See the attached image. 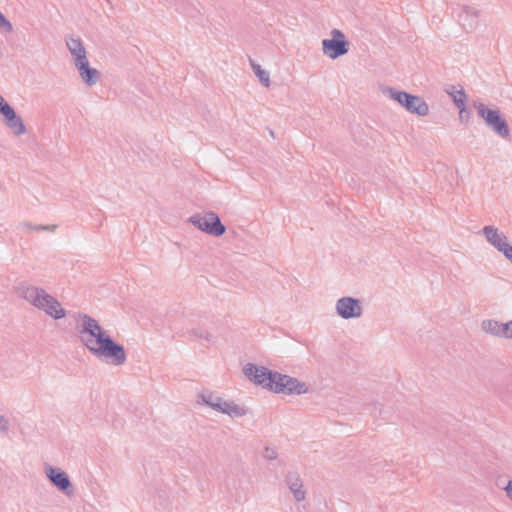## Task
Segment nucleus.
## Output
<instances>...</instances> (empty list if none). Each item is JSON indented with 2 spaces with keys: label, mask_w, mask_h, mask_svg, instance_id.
Returning a JSON list of instances; mask_svg holds the SVG:
<instances>
[{
  "label": "nucleus",
  "mask_w": 512,
  "mask_h": 512,
  "mask_svg": "<svg viewBox=\"0 0 512 512\" xmlns=\"http://www.w3.org/2000/svg\"><path fill=\"white\" fill-rule=\"evenodd\" d=\"M242 375L250 384L276 395L304 396L310 392L309 385L301 379L262 364L245 363Z\"/></svg>",
  "instance_id": "nucleus-1"
},
{
  "label": "nucleus",
  "mask_w": 512,
  "mask_h": 512,
  "mask_svg": "<svg viewBox=\"0 0 512 512\" xmlns=\"http://www.w3.org/2000/svg\"><path fill=\"white\" fill-rule=\"evenodd\" d=\"M81 336L84 347L94 358L114 366L126 362L124 347L114 341L93 318L83 317Z\"/></svg>",
  "instance_id": "nucleus-2"
},
{
  "label": "nucleus",
  "mask_w": 512,
  "mask_h": 512,
  "mask_svg": "<svg viewBox=\"0 0 512 512\" xmlns=\"http://www.w3.org/2000/svg\"><path fill=\"white\" fill-rule=\"evenodd\" d=\"M17 293L25 303L52 320L59 322L67 318V311L62 303L44 288L21 284L17 287Z\"/></svg>",
  "instance_id": "nucleus-3"
},
{
  "label": "nucleus",
  "mask_w": 512,
  "mask_h": 512,
  "mask_svg": "<svg viewBox=\"0 0 512 512\" xmlns=\"http://www.w3.org/2000/svg\"><path fill=\"white\" fill-rule=\"evenodd\" d=\"M197 404L217 414L238 418L246 415V408L230 395L204 389L197 394Z\"/></svg>",
  "instance_id": "nucleus-4"
},
{
  "label": "nucleus",
  "mask_w": 512,
  "mask_h": 512,
  "mask_svg": "<svg viewBox=\"0 0 512 512\" xmlns=\"http://www.w3.org/2000/svg\"><path fill=\"white\" fill-rule=\"evenodd\" d=\"M67 47L82 82L90 87L96 86L100 79V72L89 62L83 43L76 37H69Z\"/></svg>",
  "instance_id": "nucleus-5"
},
{
  "label": "nucleus",
  "mask_w": 512,
  "mask_h": 512,
  "mask_svg": "<svg viewBox=\"0 0 512 512\" xmlns=\"http://www.w3.org/2000/svg\"><path fill=\"white\" fill-rule=\"evenodd\" d=\"M387 93L392 100L411 115L427 117L431 112L429 104L421 96L393 88L388 89Z\"/></svg>",
  "instance_id": "nucleus-6"
},
{
  "label": "nucleus",
  "mask_w": 512,
  "mask_h": 512,
  "mask_svg": "<svg viewBox=\"0 0 512 512\" xmlns=\"http://www.w3.org/2000/svg\"><path fill=\"white\" fill-rule=\"evenodd\" d=\"M322 54L329 60H336L349 52V42L345 34L339 29H332L321 43Z\"/></svg>",
  "instance_id": "nucleus-7"
},
{
  "label": "nucleus",
  "mask_w": 512,
  "mask_h": 512,
  "mask_svg": "<svg viewBox=\"0 0 512 512\" xmlns=\"http://www.w3.org/2000/svg\"><path fill=\"white\" fill-rule=\"evenodd\" d=\"M336 316L345 322L357 321L364 314L362 301L354 296L343 295L335 301Z\"/></svg>",
  "instance_id": "nucleus-8"
},
{
  "label": "nucleus",
  "mask_w": 512,
  "mask_h": 512,
  "mask_svg": "<svg viewBox=\"0 0 512 512\" xmlns=\"http://www.w3.org/2000/svg\"><path fill=\"white\" fill-rule=\"evenodd\" d=\"M0 117L2 122L13 135L20 137L27 133V126L24 120L1 94Z\"/></svg>",
  "instance_id": "nucleus-9"
},
{
  "label": "nucleus",
  "mask_w": 512,
  "mask_h": 512,
  "mask_svg": "<svg viewBox=\"0 0 512 512\" xmlns=\"http://www.w3.org/2000/svg\"><path fill=\"white\" fill-rule=\"evenodd\" d=\"M189 223L198 230L213 236H221L226 230L218 215L213 212L195 214L189 218Z\"/></svg>",
  "instance_id": "nucleus-10"
},
{
  "label": "nucleus",
  "mask_w": 512,
  "mask_h": 512,
  "mask_svg": "<svg viewBox=\"0 0 512 512\" xmlns=\"http://www.w3.org/2000/svg\"><path fill=\"white\" fill-rule=\"evenodd\" d=\"M483 234L487 242L493 246L507 262L512 259V242L508 236L494 226H485Z\"/></svg>",
  "instance_id": "nucleus-11"
},
{
  "label": "nucleus",
  "mask_w": 512,
  "mask_h": 512,
  "mask_svg": "<svg viewBox=\"0 0 512 512\" xmlns=\"http://www.w3.org/2000/svg\"><path fill=\"white\" fill-rule=\"evenodd\" d=\"M477 112L485 124L498 135L503 137L509 135L508 125L497 109H489L480 104L477 106Z\"/></svg>",
  "instance_id": "nucleus-12"
},
{
  "label": "nucleus",
  "mask_w": 512,
  "mask_h": 512,
  "mask_svg": "<svg viewBox=\"0 0 512 512\" xmlns=\"http://www.w3.org/2000/svg\"><path fill=\"white\" fill-rule=\"evenodd\" d=\"M507 322H500L494 318H484L480 322V330L482 333L489 336H502L504 338H512V327L506 325Z\"/></svg>",
  "instance_id": "nucleus-13"
},
{
  "label": "nucleus",
  "mask_w": 512,
  "mask_h": 512,
  "mask_svg": "<svg viewBox=\"0 0 512 512\" xmlns=\"http://www.w3.org/2000/svg\"><path fill=\"white\" fill-rule=\"evenodd\" d=\"M45 471L47 478L53 486L65 493H71L72 484L66 472L53 466L46 467Z\"/></svg>",
  "instance_id": "nucleus-14"
},
{
  "label": "nucleus",
  "mask_w": 512,
  "mask_h": 512,
  "mask_svg": "<svg viewBox=\"0 0 512 512\" xmlns=\"http://www.w3.org/2000/svg\"><path fill=\"white\" fill-rule=\"evenodd\" d=\"M285 484L297 502L303 503L306 501L307 492L301 477L297 473L287 474Z\"/></svg>",
  "instance_id": "nucleus-15"
},
{
  "label": "nucleus",
  "mask_w": 512,
  "mask_h": 512,
  "mask_svg": "<svg viewBox=\"0 0 512 512\" xmlns=\"http://www.w3.org/2000/svg\"><path fill=\"white\" fill-rule=\"evenodd\" d=\"M250 65L259 83L264 88H270L273 85V76L270 68L267 65L256 61L251 62Z\"/></svg>",
  "instance_id": "nucleus-16"
},
{
  "label": "nucleus",
  "mask_w": 512,
  "mask_h": 512,
  "mask_svg": "<svg viewBox=\"0 0 512 512\" xmlns=\"http://www.w3.org/2000/svg\"><path fill=\"white\" fill-rule=\"evenodd\" d=\"M448 96L452 99L457 109L467 105V95L464 89L460 86H453L447 90Z\"/></svg>",
  "instance_id": "nucleus-17"
},
{
  "label": "nucleus",
  "mask_w": 512,
  "mask_h": 512,
  "mask_svg": "<svg viewBox=\"0 0 512 512\" xmlns=\"http://www.w3.org/2000/svg\"><path fill=\"white\" fill-rule=\"evenodd\" d=\"M459 112V121L461 124L468 125L473 120V113L469 109L468 105H465L458 109Z\"/></svg>",
  "instance_id": "nucleus-18"
},
{
  "label": "nucleus",
  "mask_w": 512,
  "mask_h": 512,
  "mask_svg": "<svg viewBox=\"0 0 512 512\" xmlns=\"http://www.w3.org/2000/svg\"><path fill=\"white\" fill-rule=\"evenodd\" d=\"M9 429H10L9 420L6 417L0 415V432L5 434V433H8Z\"/></svg>",
  "instance_id": "nucleus-19"
},
{
  "label": "nucleus",
  "mask_w": 512,
  "mask_h": 512,
  "mask_svg": "<svg viewBox=\"0 0 512 512\" xmlns=\"http://www.w3.org/2000/svg\"><path fill=\"white\" fill-rule=\"evenodd\" d=\"M0 28L4 29L6 31L12 30L11 23L8 21V19H6V17L1 12H0Z\"/></svg>",
  "instance_id": "nucleus-20"
},
{
  "label": "nucleus",
  "mask_w": 512,
  "mask_h": 512,
  "mask_svg": "<svg viewBox=\"0 0 512 512\" xmlns=\"http://www.w3.org/2000/svg\"><path fill=\"white\" fill-rule=\"evenodd\" d=\"M505 495L508 501L512 504V480L508 481L504 487Z\"/></svg>",
  "instance_id": "nucleus-21"
},
{
  "label": "nucleus",
  "mask_w": 512,
  "mask_h": 512,
  "mask_svg": "<svg viewBox=\"0 0 512 512\" xmlns=\"http://www.w3.org/2000/svg\"><path fill=\"white\" fill-rule=\"evenodd\" d=\"M39 228L42 229V230H47V231H54V230H56L57 226L56 225H49V226H41Z\"/></svg>",
  "instance_id": "nucleus-22"
},
{
  "label": "nucleus",
  "mask_w": 512,
  "mask_h": 512,
  "mask_svg": "<svg viewBox=\"0 0 512 512\" xmlns=\"http://www.w3.org/2000/svg\"><path fill=\"white\" fill-rule=\"evenodd\" d=\"M507 326H511L512 327V320H509V323L506 325Z\"/></svg>",
  "instance_id": "nucleus-23"
},
{
  "label": "nucleus",
  "mask_w": 512,
  "mask_h": 512,
  "mask_svg": "<svg viewBox=\"0 0 512 512\" xmlns=\"http://www.w3.org/2000/svg\"><path fill=\"white\" fill-rule=\"evenodd\" d=\"M510 264V266L512 267V258L510 259V261L508 262Z\"/></svg>",
  "instance_id": "nucleus-24"
}]
</instances>
